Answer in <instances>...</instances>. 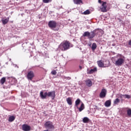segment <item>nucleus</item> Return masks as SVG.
Here are the masks:
<instances>
[{
  "label": "nucleus",
  "instance_id": "5",
  "mask_svg": "<svg viewBox=\"0 0 131 131\" xmlns=\"http://www.w3.org/2000/svg\"><path fill=\"white\" fill-rule=\"evenodd\" d=\"M44 126L48 129H54L55 128V126L53 125V122L50 121H47L44 124Z\"/></svg>",
  "mask_w": 131,
  "mask_h": 131
},
{
  "label": "nucleus",
  "instance_id": "10",
  "mask_svg": "<svg viewBox=\"0 0 131 131\" xmlns=\"http://www.w3.org/2000/svg\"><path fill=\"white\" fill-rule=\"evenodd\" d=\"M22 128L24 131H30L31 129V127L27 124H24L22 126Z\"/></svg>",
  "mask_w": 131,
  "mask_h": 131
},
{
  "label": "nucleus",
  "instance_id": "37",
  "mask_svg": "<svg viewBox=\"0 0 131 131\" xmlns=\"http://www.w3.org/2000/svg\"><path fill=\"white\" fill-rule=\"evenodd\" d=\"M79 69H80V70H81V69H82V67H81V66H79Z\"/></svg>",
  "mask_w": 131,
  "mask_h": 131
},
{
  "label": "nucleus",
  "instance_id": "40",
  "mask_svg": "<svg viewBox=\"0 0 131 131\" xmlns=\"http://www.w3.org/2000/svg\"><path fill=\"white\" fill-rule=\"evenodd\" d=\"M10 61H11V59H10Z\"/></svg>",
  "mask_w": 131,
  "mask_h": 131
},
{
  "label": "nucleus",
  "instance_id": "3",
  "mask_svg": "<svg viewBox=\"0 0 131 131\" xmlns=\"http://www.w3.org/2000/svg\"><path fill=\"white\" fill-rule=\"evenodd\" d=\"M83 36L84 37L87 36L89 39H92L96 36V34L95 33V31H92L91 33L89 31H86L83 34Z\"/></svg>",
  "mask_w": 131,
  "mask_h": 131
},
{
  "label": "nucleus",
  "instance_id": "21",
  "mask_svg": "<svg viewBox=\"0 0 131 131\" xmlns=\"http://www.w3.org/2000/svg\"><path fill=\"white\" fill-rule=\"evenodd\" d=\"M80 103V99H77L75 101V105L78 108V105Z\"/></svg>",
  "mask_w": 131,
  "mask_h": 131
},
{
  "label": "nucleus",
  "instance_id": "7",
  "mask_svg": "<svg viewBox=\"0 0 131 131\" xmlns=\"http://www.w3.org/2000/svg\"><path fill=\"white\" fill-rule=\"evenodd\" d=\"M107 3L103 2L102 4L101 5V7H100V9L101 12L103 13H106L107 12V6L106 5Z\"/></svg>",
  "mask_w": 131,
  "mask_h": 131
},
{
  "label": "nucleus",
  "instance_id": "32",
  "mask_svg": "<svg viewBox=\"0 0 131 131\" xmlns=\"http://www.w3.org/2000/svg\"><path fill=\"white\" fill-rule=\"evenodd\" d=\"M66 79H71V78H70V77H66Z\"/></svg>",
  "mask_w": 131,
  "mask_h": 131
},
{
  "label": "nucleus",
  "instance_id": "16",
  "mask_svg": "<svg viewBox=\"0 0 131 131\" xmlns=\"http://www.w3.org/2000/svg\"><path fill=\"white\" fill-rule=\"evenodd\" d=\"M82 121L84 123H89V122H90V119L86 117H84L82 119Z\"/></svg>",
  "mask_w": 131,
  "mask_h": 131
},
{
  "label": "nucleus",
  "instance_id": "27",
  "mask_svg": "<svg viewBox=\"0 0 131 131\" xmlns=\"http://www.w3.org/2000/svg\"><path fill=\"white\" fill-rule=\"evenodd\" d=\"M127 114L128 116H131V110H128L127 111Z\"/></svg>",
  "mask_w": 131,
  "mask_h": 131
},
{
  "label": "nucleus",
  "instance_id": "39",
  "mask_svg": "<svg viewBox=\"0 0 131 131\" xmlns=\"http://www.w3.org/2000/svg\"><path fill=\"white\" fill-rule=\"evenodd\" d=\"M50 2H52V0H50Z\"/></svg>",
  "mask_w": 131,
  "mask_h": 131
},
{
  "label": "nucleus",
  "instance_id": "31",
  "mask_svg": "<svg viewBox=\"0 0 131 131\" xmlns=\"http://www.w3.org/2000/svg\"><path fill=\"white\" fill-rule=\"evenodd\" d=\"M129 8H130V5H127L126 8V9H129Z\"/></svg>",
  "mask_w": 131,
  "mask_h": 131
},
{
  "label": "nucleus",
  "instance_id": "18",
  "mask_svg": "<svg viewBox=\"0 0 131 131\" xmlns=\"http://www.w3.org/2000/svg\"><path fill=\"white\" fill-rule=\"evenodd\" d=\"M67 102L69 105H72V99L69 97L67 99Z\"/></svg>",
  "mask_w": 131,
  "mask_h": 131
},
{
  "label": "nucleus",
  "instance_id": "12",
  "mask_svg": "<svg viewBox=\"0 0 131 131\" xmlns=\"http://www.w3.org/2000/svg\"><path fill=\"white\" fill-rule=\"evenodd\" d=\"M9 20H10V17H7V18H3L2 19V23L4 25H6L8 22Z\"/></svg>",
  "mask_w": 131,
  "mask_h": 131
},
{
  "label": "nucleus",
  "instance_id": "26",
  "mask_svg": "<svg viewBox=\"0 0 131 131\" xmlns=\"http://www.w3.org/2000/svg\"><path fill=\"white\" fill-rule=\"evenodd\" d=\"M90 10H86V11H85L83 13V14H84V15H89V14H90Z\"/></svg>",
  "mask_w": 131,
  "mask_h": 131
},
{
  "label": "nucleus",
  "instance_id": "13",
  "mask_svg": "<svg viewBox=\"0 0 131 131\" xmlns=\"http://www.w3.org/2000/svg\"><path fill=\"white\" fill-rule=\"evenodd\" d=\"M104 105L105 106V107H110L111 106V100H108L105 101Z\"/></svg>",
  "mask_w": 131,
  "mask_h": 131
},
{
  "label": "nucleus",
  "instance_id": "35",
  "mask_svg": "<svg viewBox=\"0 0 131 131\" xmlns=\"http://www.w3.org/2000/svg\"><path fill=\"white\" fill-rule=\"evenodd\" d=\"M62 78H64L65 79H66V77L65 76H62Z\"/></svg>",
  "mask_w": 131,
  "mask_h": 131
},
{
  "label": "nucleus",
  "instance_id": "14",
  "mask_svg": "<svg viewBox=\"0 0 131 131\" xmlns=\"http://www.w3.org/2000/svg\"><path fill=\"white\" fill-rule=\"evenodd\" d=\"M73 2L75 5H80L81 4H83V3H82V0H73Z\"/></svg>",
  "mask_w": 131,
  "mask_h": 131
},
{
  "label": "nucleus",
  "instance_id": "20",
  "mask_svg": "<svg viewBox=\"0 0 131 131\" xmlns=\"http://www.w3.org/2000/svg\"><path fill=\"white\" fill-rule=\"evenodd\" d=\"M79 112H81L83 109H84V104L82 103L79 108H78Z\"/></svg>",
  "mask_w": 131,
  "mask_h": 131
},
{
  "label": "nucleus",
  "instance_id": "11",
  "mask_svg": "<svg viewBox=\"0 0 131 131\" xmlns=\"http://www.w3.org/2000/svg\"><path fill=\"white\" fill-rule=\"evenodd\" d=\"M92 80L89 79V80H86L85 81V84L87 86H89L91 87L92 85Z\"/></svg>",
  "mask_w": 131,
  "mask_h": 131
},
{
  "label": "nucleus",
  "instance_id": "17",
  "mask_svg": "<svg viewBox=\"0 0 131 131\" xmlns=\"http://www.w3.org/2000/svg\"><path fill=\"white\" fill-rule=\"evenodd\" d=\"M97 71V68H94V69H91L88 72V74H92L94 73V72H96Z\"/></svg>",
  "mask_w": 131,
  "mask_h": 131
},
{
  "label": "nucleus",
  "instance_id": "29",
  "mask_svg": "<svg viewBox=\"0 0 131 131\" xmlns=\"http://www.w3.org/2000/svg\"><path fill=\"white\" fill-rule=\"evenodd\" d=\"M51 73L53 74V75H56V74H57V72H56V71H52L51 72Z\"/></svg>",
  "mask_w": 131,
  "mask_h": 131
},
{
  "label": "nucleus",
  "instance_id": "34",
  "mask_svg": "<svg viewBox=\"0 0 131 131\" xmlns=\"http://www.w3.org/2000/svg\"><path fill=\"white\" fill-rule=\"evenodd\" d=\"M98 3H99V4H102V1H101V0H98Z\"/></svg>",
  "mask_w": 131,
  "mask_h": 131
},
{
  "label": "nucleus",
  "instance_id": "4",
  "mask_svg": "<svg viewBox=\"0 0 131 131\" xmlns=\"http://www.w3.org/2000/svg\"><path fill=\"white\" fill-rule=\"evenodd\" d=\"M124 56H120L115 61V64L116 66H121V65L124 63Z\"/></svg>",
  "mask_w": 131,
  "mask_h": 131
},
{
  "label": "nucleus",
  "instance_id": "2",
  "mask_svg": "<svg viewBox=\"0 0 131 131\" xmlns=\"http://www.w3.org/2000/svg\"><path fill=\"white\" fill-rule=\"evenodd\" d=\"M59 48L61 51H67L70 49V42L68 41H63L60 44Z\"/></svg>",
  "mask_w": 131,
  "mask_h": 131
},
{
  "label": "nucleus",
  "instance_id": "36",
  "mask_svg": "<svg viewBox=\"0 0 131 131\" xmlns=\"http://www.w3.org/2000/svg\"><path fill=\"white\" fill-rule=\"evenodd\" d=\"M112 46H113V47H115L116 46V45H115V43H113Z\"/></svg>",
  "mask_w": 131,
  "mask_h": 131
},
{
  "label": "nucleus",
  "instance_id": "25",
  "mask_svg": "<svg viewBox=\"0 0 131 131\" xmlns=\"http://www.w3.org/2000/svg\"><path fill=\"white\" fill-rule=\"evenodd\" d=\"M1 84H4L6 82V77H3L1 79Z\"/></svg>",
  "mask_w": 131,
  "mask_h": 131
},
{
  "label": "nucleus",
  "instance_id": "15",
  "mask_svg": "<svg viewBox=\"0 0 131 131\" xmlns=\"http://www.w3.org/2000/svg\"><path fill=\"white\" fill-rule=\"evenodd\" d=\"M97 64L99 66V67H104V63L103 62V61L102 60H99L97 61Z\"/></svg>",
  "mask_w": 131,
  "mask_h": 131
},
{
  "label": "nucleus",
  "instance_id": "33",
  "mask_svg": "<svg viewBox=\"0 0 131 131\" xmlns=\"http://www.w3.org/2000/svg\"><path fill=\"white\" fill-rule=\"evenodd\" d=\"M128 45L131 46V40H130L128 42Z\"/></svg>",
  "mask_w": 131,
  "mask_h": 131
},
{
  "label": "nucleus",
  "instance_id": "8",
  "mask_svg": "<svg viewBox=\"0 0 131 131\" xmlns=\"http://www.w3.org/2000/svg\"><path fill=\"white\" fill-rule=\"evenodd\" d=\"M107 94V90L105 89H103L101 90V92H100L99 94L100 98H105L106 97V95Z\"/></svg>",
  "mask_w": 131,
  "mask_h": 131
},
{
  "label": "nucleus",
  "instance_id": "6",
  "mask_svg": "<svg viewBox=\"0 0 131 131\" xmlns=\"http://www.w3.org/2000/svg\"><path fill=\"white\" fill-rule=\"evenodd\" d=\"M49 27L50 28L53 29V28H56L57 27V23L54 20H51L48 23Z\"/></svg>",
  "mask_w": 131,
  "mask_h": 131
},
{
  "label": "nucleus",
  "instance_id": "19",
  "mask_svg": "<svg viewBox=\"0 0 131 131\" xmlns=\"http://www.w3.org/2000/svg\"><path fill=\"white\" fill-rule=\"evenodd\" d=\"M15 116H11L9 117L8 121L9 122H13V121H14V120H15Z\"/></svg>",
  "mask_w": 131,
  "mask_h": 131
},
{
  "label": "nucleus",
  "instance_id": "23",
  "mask_svg": "<svg viewBox=\"0 0 131 131\" xmlns=\"http://www.w3.org/2000/svg\"><path fill=\"white\" fill-rule=\"evenodd\" d=\"M122 97L123 98H125L126 99H130L131 98V96L130 95L127 94L122 95Z\"/></svg>",
  "mask_w": 131,
  "mask_h": 131
},
{
  "label": "nucleus",
  "instance_id": "22",
  "mask_svg": "<svg viewBox=\"0 0 131 131\" xmlns=\"http://www.w3.org/2000/svg\"><path fill=\"white\" fill-rule=\"evenodd\" d=\"M96 49H97V44H96V43H93L92 46V50H93V51H95Z\"/></svg>",
  "mask_w": 131,
  "mask_h": 131
},
{
  "label": "nucleus",
  "instance_id": "30",
  "mask_svg": "<svg viewBox=\"0 0 131 131\" xmlns=\"http://www.w3.org/2000/svg\"><path fill=\"white\" fill-rule=\"evenodd\" d=\"M118 96H119V98H120V99H122L123 98L122 94H119L118 95Z\"/></svg>",
  "mask_w": 131,
  "mask_h": 131
},
{
  "label": "nucleus",
  "instance_id": "38",
  "mask_svg": "<svg viewBox=\"0 0 131 131\" xmlns=\"http://www.w3.org/2000/svg\"><path fill=\"white\" fill-rule=\"evenodd\" d=\"M87 28L89 29V28H89V27H87Z\"/></svg>",
  "mask_w": 131,
  "mask_h": 131
},
{
  "label": "nucleus",
  "instance_id": "9",
  "mask_svg": "<svg viewBox=\"0 0 131 131\" xmlns=\"http://www.w3.org/2000/svg\"><path fill=\"white\" fill-rule=\"evenodd\" d=\"M34 77V73L33 71H30L28 73L27 78L29 80H32Z\"/></svg>",
  "mask_w": 131,
  "mask_h": 131
},
{
  "label": "nucleus",
  "instance_id": "28",
  "mask_svg": "<svg viewBox=\"0 0 131 131\" xmlns=\"http://www.w3.org/2000/svg\"><path fill=\"white\" fill-rule=\"evenodd\" d=\"M50 0H43V3H44L45 4H48L49 3H50Z\"/></svg>",
  "mask_w": 131,
  "mask_h": 131
},
{
  "label": "nucleus",
  "instance_id": "1",
  "mask_svg": "<svg viewBox=\"0 0 131 131\" xmlns=\"http://www.w3.org/2000/svg\"><path fill=\"white\" fill-rule=\"evenodd\" d=\"M40 96L41 99H46L47 97H50L52 98V100H55V97H56V92L55 91L45 92L43 94V92L40 93Z\"/></svg>",
  "mask_w": 131,
  "mask_h": 131
},
{
  "label": "nucleus",
  "instance_id": "24",
  "mask_svg": "<svg viewBox=\"0 0 131 131\" xmlns=\"http://www.w3.org/2000/svg\"><path fill=\"white\" fill-rule=\"evenodd\" d=\"M119 102H120V100L118 98H116L114 101V104H115V105H117Z\"/></svg>",
  "mask_w": 131,
  "mask_h": 131
}]
</instances>
